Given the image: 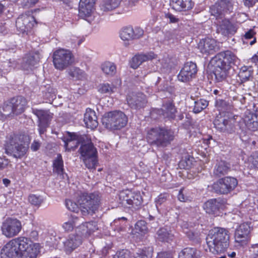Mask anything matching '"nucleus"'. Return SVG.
Instances as JSON below:
<instances>
[{"instance_id":"29","label":"nucleus","mask_w":258,"mask_h":258,"mask_svg":"<svg viewBox=\"0 0 258 258\" xmlns=\"http://www.w3.org/2000/svg\"><path fill=\"white\" fill-rule=\"evenodd\" d=\"M121 0H104L99 6L100 10L102 13L111 11L117 8Z\"/></svg>"},{"instance_id":"8","label":"nucleus","mask_w":258,"mask_h":258,"mask_svg":"<svg viewBox=\"0 0 258 258\" xmlns=\"http://www.w3.org/2000/svg\"><path fill=\"white\" fill-rule=\"evenodd\" d=\"M238 184L237 180L234 177L227 176L219 179L212 185V190L219 195H227L233 190Z\"/></svg>"},{"instance_id":"60","label":"nucleus","mask_w":258,"mask_h":258,"mask_svg":"<svg viewBox=\"0 0 258 258\" xmlns=\"http://www.w3.org/2000/svg\"><path fill=\"white\" fill-rule=\"evenodd\" d=\"M156 258H172V255L169 251H161L158 253Z\"/></svg>"},{"instance_id":"14","label":"nucleus","mask_w":258,"mask_h":258,"mask_svg":"<svg viewBox=\"0 0 258 258\" xmlns=\"http://www.w3.org/2000/svg\"><path fill=\"white\" fill-rule=\"evenodd\" d=\"M95 2L96 0H80L79 15L90 23L92 20V17L94 14Z\"/></svg>"},{"instance_id":"37","label":"nucleus","mask_w":258,"mask_h":258,"mask_svg":"<svg viewBox=\"0 0 258 258\" xmlns=\"http://www.w3.org/2000/svg\"><path fill=\"white\" fill-rule=\"evenodd\" d=\"M153 250L152 247L138 249L134 253V258H151Z\"/></svg>"},{"instance_id":"41","label":"nucleus","mask_w":258,"mask_h":258,"mask_svg":"<svg viewBox=\"0 0 258 258\" xmlns=\"http://www.w3.org/2000/svg\"><path fill=\"white\" fill-rule=\"evenodd\" d=\"M102 70L106 75L112 76L116 73V66L112 62H105L102 65Z\"/></svg>"},{"instance_id":"59","label":"nucleus","mask_w":258,"mask_h":258,"mask_svg":"<svg viewBox=\"0 0 258 258\" xmlns=\"http://www.w3.org/2000/svg\"><path fill=\"white\" fill-rule=\"evenodd\" d=\"M144 33V31L142 29L137 27L134 29V39H138L141 37Z\"/></svg>"},{"instance_id":"36","label":"nucleus","mask_w":258,"mask_h":258,"mask_svg":"<svg viewBox=\"0 0 258 258\" xmlns=\"http://www.w3.org/2000/svg\"><path fill=\"white\" fill-rule=\"evenodd\" d=\"M88 223L82 222L81 225L78 226L76 229L75 234L83 238L87 237L91 233V230L88 228Z\"/></svg>"},{"instance_id":"25","label":"nucleus","mask_w":258,"mask_h":258,"mask_svg":"<svg viewBox=\"0 0 258 258\" xmlns=\"http://www.w3.org/2000/svg\"><path fill=\"white\" fill-rule=\"evenodd\" d=\"M39 121V132L40 135L43 134L47 127H48L50 121L52 117L50 114H35Z\"/></svg>"},{"instance_id":"24","label":"nucleus","mask_w":258,"mask_h":258,"mask_svg":"<svg viewBox=\"0 0 258 258\" xmlns=\"http://www.w3.org/2000/svg\"><path fill=\"white\" fill-rule=\"evenodd\" d=\"M12 103L15 113H23L26 111L27 103L26 99L22 96L12 98Z\"/></svg>"},{"instance_id":"62","label":"nucleus","mask_w":258,"mask_h":258,"mask_svg":"<svg viewBox=\"0 0 258 258\" xmlns=\"http://www.w3.org/2000/svg\"><path fill=\"white\" fill-rule=\"evenodd\" d=\"M38 2V0H23V5L26 8H29L34 6Z\"/></svg>"},{"instance_id":"57","label":"nucleus","mask_w":258,"mask_h":258,"mask_svg":"<svg viewBox=\"0 0 258 258\" xmlns=\"http://www.w3.org/2000/svg\"><path fill=\"white\" fill-rule=\"evenodd\" d=\"M69 221L71 222V224L73 225L74 227H76L80 225L81 223H82V220L81 218H79L76 216H72L69 219Z\"/></svg>"},{"instance_id":"6","label":"nucleus","mask_w":258,"mask_h":258,"mask_svg":"<svg viewBox=\"0 0 258 258\" xmlns=\"http://www.w3.org/2000/svg\"><path fill=\"white\" fill-rule=\"evenodd\" d=\"M174 133L170 129L156 127L148 130L146 137L148 142L153 146L164 148L174 140Z\"/></svg>"},{"instance_id":"46","label":"nucleus","mask_w":258,"mask_h":258,"mask_svg":"<svg viewBox=\"0 0 258 258\" xmlns=\"http://www.w3.org/2000/svg\"><path fill=\"white\" fill-rule=\"evenodd\" d=\"M251 75V70L248 69L246 67H242L239 74V77L243 82L247 81Z\"/></svg>"},{"instance_id":"61","label":"nucleus","mask_w":258,"mask_h":258,"mask_svg":"<svg viewBox=\"0 0 258 258\" xmlns=\"http://www.w3.org/2000/svg\"><path fill=\"white\" fill-rule=\"evenodd\" d=\"M10 162V161L8 159L0 158V170L6 168Z\"/></svg>"},{"instance_id":"49","label":"nucleus","mask_w":258,"mask_h":258,"mask_svg":"<svg viewBox=\"0 0 258 258\" xmlns=\"http://www.w3.org/2000/svg\"><path fill=\"white\" fill-rule=\"evenodd\" d=\"M66 206L67 209L73 212L78 213L80 211V206L71 200L66 201Z\"/></svg>"},{"instance_id":"16","label":"nucleus","mask_w":258,"mask_h":258,"mask_svg":"<svg viewBox=\"0 0 258 258\" xmlns=\"http://www.w3.org/2000/svg\"><path fill=\"white\" fill-rule=\"evenodd\" d=\"M226 203V200L218 198L208 200L203 205V208L207 213L209 214H217L222 209Z\"/></svg>"},{"instance_id":"32","label":"nucleus","mask_w":258,"mask_h":258,"mask_svg":"<svg viewBox=\"0 0 258 258\" xmlns=\"http://www.w3.org/2000/svg\"><path fill=\"white\" fill-rule=\"evenodd\" d=\"M200 254L196 248L186 247L179 253V258H199Z\"/></svg>"},{"instance_id":"58","label":"nucleus","mask_w":258,"mask_h":258,"mask_svg":"<svg viewBox=\"0 0 258 258\" xmlns=\"http://www.w3.org/2000/svg\"><path fill=\"white\" fill-rule=\"evenodd\" d=\"M167 197V195L166 194H160L155 201L156 207H157L158 205H161L162 204L166 202Z\"/></svg>"},{"instance_id":"2","label":"nucleus","mask_w":258,"mask_h":258,"mask_svg":"<svg viewBox=\"0 0 258 258\" xmlns=\"http://www.w3.org/2000/svg\"><path fill=\"white\" fill-rule=\"evenodd\" d=\"M67 134L68 137L63 139L66 151H74L77 148V145L70 146L69 144L73 140H77V143H80L81 145L79 152L86 167L90 169H95L98 164L97 151L91 139L86 135H79L75 133L68 132Z\"/></svg>"},{"instance_id":"26","label":"nucleus","mask_w":258,"mask_h":258,"mask_svg":"<svg viewBox=\"0 0 258 258\" xmlns=\"http://www.w3.org/2000/svg\"><path fill=\"white\" fill-rule=\"evenodd\" d=\"M192 0H172V6L177 11H185L192 9Z\"/></svg>"},{"instance_id":"44","label":"nucleus","mask_w":258,"mask_h":258,"mask_svg":"<svg viewBox=\"0 0 258 258\" xmlns=\"http://www.w3.org/2000/svg\"><path fill=\"white\" fill-rule=\"evenodd\" d=\"M142 63V57L141 53H138L133 57L130 61L131 67L134 69H137Z\"/></svg>"},{"instance_id":"22","label":"nucleus","mask_w":258,"mask_h":258,"mask_svg":"<svg viewBox=\"0 0 258 258\" xmlns=\"http://www.w3.org/2000/svg\"><path fill=\"white\" fill-rule=\"evenodd\" d=\"M39 60V57L38 54H27L23 58L22 68L27 71H32Z\"/></svg>"},{"instance_id":"3","label":"nucleus","mask_w":258,"mask_h":258,"mask_svg":"<svg viewBox=\"0 0 258 258\" xmlns=\"http://www.w3.org/2000/svg\"><path fill=\"white\" fill-rule=\"evenodd\" d=\"M230 233L227 229L215 227L209 232L206 241L210 251L214 254L225 251L229 245Z\"/></svg>"},{"instance_id":"7","label":"nucleus","mask_w":258,"mask_h":258,"mask_svg":"<svg viewBox=\"0 0 258 258\" xmlns=\"http://www.w3.org/2000/svg\"><path fill=\"white\" fill-rule=\"evenodd\" d=\"M100 200L101 196L98 192L81 194L78 198V203L82 214L86 216L94 214L98 210Z\"/></svg>"},{"instance_id":"38","label":"nucleus","mask_w":258,"mask_h":258,"mask_svg":"<svg viewBox=\"0 0 258 258\" xmlns=\"http://www.w3.org/2000/svg\"><path fill=\"white\" fill-rule=\"evenodd\" d=\"M195 159L189 155H186L179 162L178 166L180 168L189 169L194 165Z\"/></svg>"},{"instance_id":"48","label":"nucleus","mask_w":258,"mask_h":258,"mask_svg":"<svg viewBox=\"0 0 258 258\" xmlns=\"http://www.w3.org/2000/svg\"><path fill=\"white\" fill-rule=\"evenodd\" d=\"M159 62L161 68L167 70L170 69L173 64L171 58L167 55L164 56L161 59H159Z\"/></svg>"},{"instance_id":"21","label":"nucleus","mask_w":258,"mask_h":258,"mask_svg":"<svg viewBox=\"0 0 258 258\" xmlns=\"http://www.w3.org/2000/svg\"><path fill=\"white\" fill-rule=\"evenodd\" d=\"M82 242L81 237L75 233H72L64 242V248L67 252H71L78 247Z\"/></svg>"},{"instance_id":"10","label":"nucleus","mask_w":258,"mask_h":258,"mask_svg":"<svg viewBox=\"0 0 258 258\" xmlns=\"http://www.w3.org/2000/svg\"><path fill=\"white\" fill-rule=\"evenodd\" d=\"M72 54L67 49H59L55 51L53 55L54 67L59 70L65 69L72 62Z\"/></svg>"},{"instance_id":"19","label":"nucleus","mask_w":258,"mask_h":258,"mask_svg":"<svg viewBox=\"0 0 258 258\" xmlns=\"http://www.w3.org/2000/svg\"><path fill=\"white\" fill-rule=\"evenodd\" d=\"M126 99L129 106L136 110L144 107L147 103L145 96L141 93H132Z\"/></svg>"},{"instance_id":"34","label":"nucleus","mask_w":258,"mask_h":258,"mask_svg":"<svg viewBox=\"0 0 258 258\" xmlns=\"http://www.w3.org/2000/svg\"><path fill=\"white\" fill-rule=\"evenodd\" d=\"M238 117L237 115H234L232 117H228V120L225 123L224 126L221 129V131L227 134H233L235 132L234 122Z\"/></svg>"},{"instance_id":"39","label":"nucleus","mask_w":258,"mask_h":258,"mask_svg":"<svg viewBox=\"0 0 258 258\" xmlns=\"http://www.w3.org/2000/svg\"><path fill=\"white\" fill-rule=\"evenodd\" d=\"M188 238L195 244H199L201 241V233L198 230H189L184 231Z\"/></svg>"},{"instance_id":"63","label":"nucleus","mask_w":258,"mask_h":258,"mask_svg":"<svg viewBox=\"0 0 258 258\" xmlns=\"http://www.w3.org/2000/svg\"><path fill=\"white\" fill-rule=\"evenodd\" d=\"M165 17L166 19L169 20L170 23H175L178 22V19L172 14H166Z\"/></svg>"},{"instance_id":"42","label":"nucleus","mask_w":258,"mask_h":258,"mask_svg":"<svg viewBox=\"0 0 258 258\" xmlns=\"http://www.w3.org/2000/svg\"><path fill=\"white\" fill-rule=\"evenodd\" d=\"M228 117L226 116L225 114H224V115H222V114H218L214 121V125L217 128L221 130L225 123H227Z\"/></svg>"},{"instance_id":"47","label":"nucleus","mask_w":258,"mask_h":258,"mask_svg":"<svg viewBox=\"0 0 258 258\" xmlns=\"http://www.w3.org/2000/svg\"><path fill=\"white\" fill-rule=\"evenodd\" d=\"M208 105V102L205 100H200L195 102L194 113H200Z\"/></svg>"},{"instance_id":"23","label":"nucleus","mask_w":258,"mask_h":258,"mask_svg":"<svg viewBox=\"0 0 258 258\" xmlns=\"http://www.w3.org/2000/svg\"><path fill=\"white\" fill-rule=\"evenodd\" d=\"M174 237L172 230L167 227H163L157 231L156 237L159 241L170 242L173 240Z\"/></svg>"},{"instance_id":"15","label":"nucleus","mask_w":258,"mask_h":258,"mask_svg":"<svg viewBox=\"0 0 258 258\" xmlns=\"http://www.w3.org/2000/svg\"><path fill=\"white\" fill-rule=\"evenodd\" d=\"M197 73V67L195 63L187 62L178 75L179 81L187 82L195 78Z\"/></svg>"},{"instance_id":"4","label":"nucleus","mask_w":258,"mask_h":258,"mask_svg":"<svg viewBox=\"0 0 258 258\" xmlns=\"http://www.w3.org/2000/svg\"><path fill=\"white\" fill-rule=\"evenodd\" d=\"M237 60V56L229 50L221 52L212 59L211 63L215 68L214 74L218 81L226 78L231 64L235 63Z\"/></svg>"},{"instance_id":"28","label":"nucleus","mask_w":258,"mask_h":258,"mask_svg":"<svg viewBox=\"0 0 258 258\" xmlns=\"http://www.w3.org/2000/svg\"><path fill=\"white\" fill-rule=\"evenodd\" d=\"M68 74L71 79L77 81H84L87 79L85 72L77 67H71L67 70Z\"/></svg>"},{"instance_id":"9","label":"nucleus","mask_w":258,"mask_h":258,"mask_svg":"<svg viewBox=\"0 0 258 258\" xmlns=\"http://www.w3.org/2000/svg\"><path fill=\"white\" fill-rule=\"evenodd\" d=\"M101 120L106 128L111 130H119L127 121L125 114H104Z\"/></svg>"},{"instance_id":"31","label":"nucleus","mask_w":258,"mask_h":258,"mask_svg":"<svg viewBox=\"0 0 258 258\" xmlns=\"http://www.w3.org/2000/svg\"><path fill=\"white\" fill-rule=\"evenodd\" d=\"M229 168V166L227 162L224 161H220L216 164L214 174L217 177H221L227 174Z\"/></svg>"},{"instance_id":"35","label":"nucleus","mask_w":258,"mask_h":258,"mask_svg":"<svg viewBox=\"0 0 258 258\" xmlns=\"http://www.w3.org/2000/svg\"><path fill=\"white\" fill-rule=\"evenodd\" d=\"M119 37L124 41L134 40V29L130 26L123 28L119 32Z\"/></svg>"},{"instance_id":"18","label":"nucleus","mask_w":258,"mask_h":258,"mask_svg":"<svg viewBox=\"0 0 258 258\" xmlns=\"http://www.w3.org/2000/svg\"><path fill=\"white\" fill-rule=\"evenodd\" d=\"M250 227L247 223L241 224L235 231V241L242 245L246 244L250 238Z\"/></svg>"},{"instance_id":"43","label":"nucleus","mask_w":258,"mask_h":258,"mask_svg":"<svg viewBox=\"0 0 258 258\" xmlns=\"http://www.w3.org/2000/svg\"><path fill=\"white\" fill-rule=\"evenodd\" d=\"M248 164L250 169H258V152L252 153L248 157Z\"/></svg>"},{"instance_id":"55","label":"nucleus","mask_w":258,"mask_h":258,"mask_svg":"<svg viewBox=\"0 0 258 258\" xmlns=\"http://www.w3.org/2000/svg\"><path fill=\"white\" fill-rule=\"evenodd\" d=\"M190 197L188 196H187L185 193V190L184 188L181 189L178 195V200L183 202H185L188 201H190Z\"/></svg>"},{"instance_id":"50","label":"nucleus","mask_w":258,"mask_h":258,"mask_svg":"<svg viewBox=\"0 0 258 258\" xmlns=\"http://www.w3.org/2000/svg\"><path fill=\"white\" fill-rule=\"evenodd\" d=\"M3 112L15 113L13 105L12 103V99L5 102L2 106H0V113H3Z\"/></svg>"},{"instance_id":"51","label":"nucleus","mask_w":258,"mask_h":258,"mask_svg":"<svg viewBox=\"0 0 258 258\" xmlns=\"http://www.w3.org/2000/svg\"><path fill=\"white\" fill-rule=\"evenodd\" d=\"M135 229L138 231L143 233H145L148 231L147 223L144 220L138 221L135 225Z\"/></svg>"},{"instance_id":"13","label":"nucleus","mask_w":258,"mask_h":258,"mask_svg":"<svg viewBox=\"0 0 258 258\" xmlns=\"http://www.w3.org/2000/svg\"><path fill=\"white\" fill-rule=\"evenodd\" d=\"M119 198L122 201V204L128 208L137 209L142 203V198L140 195L132 192L130 190L121 192Z\"/></svg>"},{"instance_id":"30","label":"nucleus","mask_w":258,"mask_h":258,"mask_svg":"<svg viewBox=\"0 0 258 258\" xmlns=\"http://www.w3.org/2000/svg\"><path fill=\"white\" fill-rule=\"evenodd\" d=\"M218 30L224 35L234 34L236 32L235 27L226 19L222 20Z\"/></svg>"},{"instance_id":"54","label":"nucleus","mask_w":258,"mask_h":258,"mask_svg":"<svg viewBox=\"0 0 258 258\" xmlns=\"http://www.w3.org/2000/svg\"><path fill=\"white\" fill-rule=\"evenodd\" d=\"M98 91L101 93L110 94L113 92V88L108 84H103L100 86Z\"/></svg>"},{"instance_id":"12","label":"nucleus","mask_w":258,"mask_h":258,"mask_svg":"<svg viewBox=\"0 0 258 258\" xmlns=\"http://www.w3.org/2000/svg\"><path fill=\"white\" fill-rule=\"evenodd\" d=\"M233 10L232 3L228 0H222L216 3L210 8V13L216 19H222L227 14H230Z\"/></svg>"},{"instance_id":"45","label":"nucleus","mask_w":258,"mask_h":258,"mask_svg":"<svg viewBox=\"0 0 258 258\" xmlns=\"http://www.w3.org/2000/svg\"><path fill=\"white\" fill-rule=\"evenodd\" d=\"M161 109L163 113H175L176 112L174 105L170 100L165 102L163 104Z\"/></svg>"},{"instance_id":"1","label":"nucleus","mask_w":258,"mask_h":258,"mask_svg":"<svg viewBox=\"0 0 258 258\" xmlns=\"http://www.w3.org/2000/svg\"><path fill=\"white\" fill-rule=\"evenodd\" d=\"M40 245L22 237L8 242L1 249V258H36Z\"/></svg>"},{"instance_id":"52","label":"nucleus","mask_w":258,"mask_h":258,"mask_svg":"<svg viewBox=\"0 0 258 258\" xmlns=\"http://www.w3.org/2000/svg\"><path fill=\"white\" fill-rule=\"evenodd\" d=\"M29 202L34 206H40L43 200L40 196H37L35 195L29 196L28 198Z\"/></svg>"},{"instance_id":"53","label":"nucleus","mask_w":258,"mask_h":258,"mask_svg":"<svg viewBox=\"0 0 258 258\" xmlns=\"http://www.w3.org/2000/svg\"><path fill=\"white\" fill-rule=\"evenodd\" d=\"M142 61L144 62L151 60L156 58L157 55L152 51L147 52L146 53H141Z\"/></svg>"},{"instance_id":"56","label":"nucleus","mask_w":258,"mask_h":258,"mask_svg":"<svg viewBox=\"0 0 258 258\" xmlns=\"http://www.w3.org/2000/svg\"><path fill=\"white\" fill-rule=\"evenodd\" d=\"M129 252L127 250L122 249L121 251L117 252L113 258H129Z\"/></svg>"},{"instance_id":"40","label":"nucleus","mask_w":258,"mask_h":258,"mask_svg":"<svg viewBox=\"0 0 258 258\" xmlns=\"http://www.w3.org/2000/svg\"><path fill=\"white\" fill-rule=\"evenodd\" d=\"M63 162L60 154H58L56 159L53 161V170L58 174H62L63 173Z\"/></svg>"},{"instance_id":"27","label":"nucleus","mask_w":258,"mask_h":258,"mask_svg":"<svg viewBox=\"0 0 258 258\" xmlns=\"http://www.w3.org/2000/svg\"><path fill=\"white\" fill-rule=\"evenodd\" d=\"M242 118L245 125L249 130L254 131L258 128L256 114H244Z\"/></svg>"},{"instance_id":"20","label":"nucleus","mask_w":258,"mask_h":258,"mask_svg":"<svg viewBox=\"0 0 258 258\" xmlns=\"http://www.w3.org/2000/svg\"><path fill=\"white\" fill-rule=\"evenodd\" d=\"M217 48V42L213 38H206L202 39L198 44L200 51L207 55L213 54Z\"/></svg>"},{"instance_id":"33","label":"nucleus","mask_w":258,"mask_h":258,"mask_svg":"<svg viewBox=\"0 0 258 258\" xmlns=\"http://www.w3.org/2000/svg\"><path fill=\"white\" fill-rule=\"evenodd\" d=\"M97 119L96 114H84V121L88 128H96L98 125Z\"/></svg>"},{"instance_id":"5","label":"nucleus","mask_w":258,"mask_h":258,"mask_svg":"<svg viewBox=\"0 0 258 258\" xmlns=\"http://www.w3.org/2000/svg\"><path fill=\"white\" fill-rule=\"evenodd\" d=\"M26 136L22 134L12 133L7 137L5 152L16 159L24 157L28 150V144L24 140Z\"/></svg>"},{"instance_id":"11","label":"nucleus","mask_w":258,"mask_h":258,"mask_svg":"<svg viewBox=\"0 0 258 258\" xmlns=\"http://www.w3.org/2000/svg\"><path fill=\"white\" fill-rule=\"evenodd\" d=\"M3 235L8 238L17 235L22 229L21 222L16 218H8L2 226Z\"/></svg>"},{"instance_id":"64","label":"nucleus","mask_w":258,"mask_h":258,"mask_svg":"<svg viewBox=\"0 0 258 258\" xmlns=\"http://www.w3.org/2000/svg\"><path fill=\"white\" fill-rule=\"evenodd\" d=\"M243 2L246 7L249 8L253 7L258 2V0H243Z\"/></svg>"},{"instance_id":"17","label":"nucleus","mask_w":258,"mask_h":258,"mask_svg":"<svg viewBox=\"0 0 258 258\" xmlns=\"http://www.w3.org/2000/svg\"><path fill=\"white\" fill-rule=\"evenodd\" d=\"M35 23V20L33 16L23 14L17 18L16 26L20 32L24 33L29 31Z\"/></svg>"}]
</instances>
